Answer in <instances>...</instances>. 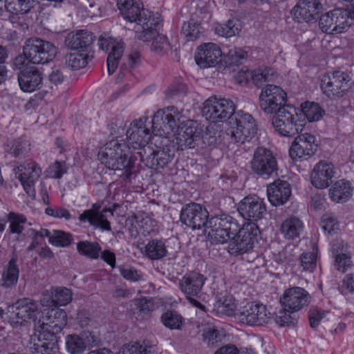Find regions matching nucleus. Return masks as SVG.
Returning <instances> with one entry per match:
<instances>
[{
  "label": "nucleus",
  "mask_w": 354,
  "mask_h": 354,
  "mask_svg": "<svg viewBox=\"0 0 354 354\" xmlns=\"http://www.w3.org/2000/svg\"><path fill=\"white\" fill-rule=\"evenodd\" d=\"M322 10V4L319 0H299L292 13L298 22H310L317 20Z\"/></svg>",
  "instance_id": "obj_20"
},
{
  "label": "nucleus",
  "mask_w": 354,
  "mask_h": 354,
  "mask_svg": "<svg viewBox=\"0 0 354 354\" xmlns=\"http://www.w3.org/2000/svg\"><path fill=\"white\" fill-rule=\"evenodd\" d=\"M311 297L303 288L295 286L286 290L280 297V302L285 311L297 312L310 303Z\"/></svg>",
  "instance_id": "obj_13"
},
{
  "label": "nucleus",
  "mask_w": 354,
  "mask_h": 354,
  "mask_svg": "<svg viewBox=\"0 0 354 354\" xmlns=\"http://www.w3.org/2000/svg\"><path fill=\"white\" fill-rule=\"evenodd\" d=\"M333 12L335 22V27L337 28V32L341 33L351 26L349 11L343 8H336L333 10Z\"/></svg>",
  "instance_id": "obj_46"
},
{
  "label": "nucleus",
  "mask_w": 354,
  "mask_h": 354,
  "mask_svg": "<svg viewBox=\"0 0 354 354\" xmlns=\"http://www.w3.org/2000/svg\"><path fill=\"white\" fill-rule=\"evenodd\" d=\"M251 170L262 178H269L277 173L278 164L275 155L269 149L257 147L250 160Z\"/></svg>",
  "instance_id": "obj_9"
},
{
  "label": "nucleus",
  "mask_w": 354,
  "mask_h": 354,
  "mask_svg": "<svg viewBox=\"0 0 354 354\" xmlns=\"http://www.w3.org/2000/svg\"><path fill=\"white\" fill-rule=\"evenodd\" d=\"M140 53L138 51H133L128 55L127 62L123 63L120 69L118 79L122 80L127 75H131L129 68L137 67L140 62Z\"/></svg>",
  "instance_id": "obj_52"
},
{
  "label": "nucleus",
  "mask_w": 354,
  "mask_h": 354,
  "mask_svg": "<svg viewBox=\"0 0 354 354\" xmlns=\"http://www.w3.org/2000/svg\"><path fill=\"white\" fill-rule=\"evenodd\" d=\"M335 22L333 10L322 15L319 21L320 29L328 34H338L337 28L335 27Z\"/></svg>",
  "instance_id": "obj_56"
},
{
  "label": "nucleus",
  "mask_w": 354,
  "mask_h": 354,
  "mask_svg": "<svg viewBox=\"0 0 354 354\" xmlns=\"http://www.w3.org/2000/svg\"><path fill=\"white\" fill-rule=\"evenodd\" d=\"M334 166L326 161L321 160L314 167L311 176V183L318 189L328 187L334 176Z\"/></svg>",
  "instance_id": "obj_25"
},
{
  "label": "nucleus",
  "mask_w": 354,
  "mask_h": 354,
  "mask_svg": "<svg viewBox=\"0 0 354 354\" xmlns=\"http://www.w3.org/2000/svg\"><path fill=\"white\" fill-rule=\"evenodd\" d=\"M48 176L55 179H60L67 173V167L65 161H55L48 169Z\"/></svg>",
  "instance_id": "obj_61"
},
{
  "label": "nucleus",
  "mask_w": 354,
  "mask_h": 354,
  "mask_svg": "<svg viewBox=\"0 0 354 354\" xmlns=\"http://www.w3.org/2000/svg\"><path fill=\"white\" fill-rule=\"evenodd\" d=\"M66 65L72 70H78L87 64V56L78 53H71L65 57Z\"/></svg>",
  "instance_id": "obj_54"
},
{
  "label": "nucleus",
  "mask_w": 354,
  "mask_h": 354,
  "mask_svg": "<svg viewBox=\"0 0 354 354\" xmlns=\"http://www.w3.org/2000/svg\"><path fill=\"white\" fill-rule=\"evenodd\" d=\"M260 230L254 223L244 224L233 237L232 241L227 246L228 252L232 255H239L248 252L255 243L258 242Z\"/></svg>",
  "instance_id": "obj_7"
},
{
  "label": "nucleus",
  "mask_w": 354,
  "mask_h": 354,
  "mask_svg": "<svg viewBox=\"0 0 354 354\" xmlns=\"http://www.w3.org/2000/svg\"><path fill=\"white\" fill-rule=\"evenodd\" d=\"M147 118L133 120L127 131V138L134 149L145 147L151 138V133L145 123Z\"/></svg>",
  "instance_id": "obj_19"
},
{
  "label": "nucleus",
  "mask_w": 354,
  "mask_h": 354,
  "mask_svg": "<svg viewBox=\"0 0 354 354\" xmlns=\"http://www.w3.org/2000/svg\"><path fill=\"white\" fill-rule=\"evenodd\" d=\"M239 322L251 326H262L270 321L271 314L266 306L254 303L248 304L237 313Z\"/></svg>",
  "instance_id": "obj_17"
},
{
  "label": "nucleus",
  "mask_w": 354,
  "mask_h": 354,
  "mask_svg": "<svg viewBox=\"0 0 354 354\" xmlns=\"http://www.w3.org/2000/svg\"><path fill=\"white\" fill-rule=\"evenodd\" d=\"M121 276L126 280L136 282L142 279V274L135 268L129 266H118Z\"/></svg>",
  "instance_id": "obj_58"
},
{
  "label": "nucleus",
  "mask_w": 354,
  "mask_h": 354,
  "mask_svg": "<svg viewBox=\"0 0 354 354\" xmlns=\"http://www.w3.org/2000/svg\"><path fill=\"white\" fill-rule=\"evenodd\" d=\"M101 204L95 203L93 204L92 207L86 209L79 216V220L82 223L88 222L91 226L95 228H100L102 231H111V223L108 221L107 213L111 216L113 215V211L110 207H104L101 209Z\"/></svg>",
  "instance_id": "obj_15"
},
{
  "label": "nucleus",
  "mask_w": 354,
  "mask_h": 354,
  "mask_svg": "<svg viewBox=\"0 0 354 354\" xmlns=\"http://www.w3.org/2000/svg\"><path fill=\"white\" fill-rule=\"evenodd\" d=\"M321 225L326 233L329 234L339 230V224L336 218L330 214H324L321 220Z\"/></svg>",
  "instance_id": "obj_59"
},
{
  "label": "nucleus",
  "mask_w": 354,
  "mask_h": 354,
  "mask_svg": "<svg viewBox=\"0 0 354 354\" xmlns=\"http://www.w3.org/2000/svg\"><path fill=\"white\" fill-rule=\"evenodd\" d=\"M151 350L138 342H131L122 347V354H147Z\"/></svg>",
  "instance_id": "obj_64"
},
{
  "label": "nucleus",
  "mask_w": 354,
  "mask_h": 354,
  "mask_svg": "<svg viewBox=\"0 0 354 354\" xmlns=\"http://www.w3.org/2000/svg\"><path fill=\"white\" fill-rule=\"evenodd\" d=\"M72 300V292L66 288H57L52 293L51 298L48 301L41 300L43 306L57 305L66 306Z\"/></svg>",
  "instance_id": "obj_37"
},
{
  "label": "nucleus",
  "mask_w": 354,
  "mask_h": 354,
  "mask_svg": "<svg viewBox=\"0 0 354 354\" xmlns=\"http://www.w3.org/2000/svg\"><path fill=\"white\" fill-rule=\"evenodd\" d=\"M329 194L331 200L335 202H346L352 195L351 183L344 180L337 181L330 189Z\"/></svg>",
  "instance_id": "obj_35"
},
{
  "label": "nucleus",
  "mask_w": 354,
  "mask_h": 354,
  "mask_svg": "<svg viewBox=\"0 0 354 354\" xmlns=\"http://www.w3.org/2000/svg\"><path fill=\"white\" fill-rule=\"evenodd\" d=\"M9 222V231L10 234H20L25 229V224L27 223L26 217L21 214L10 212L7 216Z\"/></svg>",
  "instance_id": "obj_45"
},
{
  "label": "nucleus",
  "mask_w": 354,
  "mask_h": 354,
  "mask_svg": "<svg viewBox=\"0 0 354 354\" xmlns=\"http://www.w3.org/2000/svg\"><path fill=\"white\" fill-rule=\"evenodd\" d=\"M17 75L19 85L24 92L31 93L39 90L43 85L42 73L36 67H24L19 69Z\"/></svg>",
  "instance_id": "obj_21"
},
{
  "label": "nucleus",
  "mask_w": 354,
  "mask_h": 354,
  "mask_svg": "<svg viewBox=\"0 0 354 354\" xmlns=\"http://www.w3.org/2000/svg\"><path fill=\"white\" fill-rule=\"evenodd\" d=\"M304 228L302 221L295 216H290L286 218L281 225V232L288 239H295L299 237Z\"/></svg>",
  "instance_id": "obj_30"
},
{
  "label": "nucleus",
  "mask_w": 354,
  "mask_h": 354,
  "mask_svg": "<svg viewBox=\"0 0 354 354\" xmlns=\"http://www.w3.org/2000/svg\"><path fill=\"white\" fill-rule=\"evenodd\" d=\"M235 113V105L229 99L209 97L205 102L203 114L207 120L213 122H223L233 116Z\"/></svg>",
  "instance_id": "obj_8"
},
{
  "label": "nucleus",
  "mask_w": 354,
  "mask_h": 354,
  "mask_svg": "<svg viewBox=\"0 0 354 354\" xmlns=\"http://www.w3.org/2000/svg\"><path fill=\"white\" fill-rule=\"evenodd\" d=\"M334 265L337 270L345 272L353 266V263L349 255L342 253L335 256Z\"/></svg>",
  "instance_id": "obj_63"
},
{
  "label": "nucleus",
  "mask_w": 354,
  "mask_h": 354,
  "mask_svg": "<svg viewBox=\"0 0 354 354\" xmlns=\"http://www.w3.org/2000/svg\"><path fill=\"white\" fill-rule=\"evenodd\" d=\"M189 12V19L201 24L207 15V8L204 1L196 0L190 3Z\"/></svg>",
  "instance_id": "obj_50"
},
{
  "label": "nucleus",
  "mask_w": 354,
  "mask_h": 354,
  "mask_svg": "<svg viewBox=\"0 0 354 354\" xmlns=\"http://www.w3.org/2000/svg\"><path fill=\"white\" fill-rule=\"evenodd\" d=\"M57 48L48 41L39 37H31L26 40L23 53L13 61L14 69H21L32 64H44L51 61L56 55Z\"/></svg>",
  "instance_id": "obj_4"
},
{
  "label": "nucleus",
  "mask_w": 354,
  "mask_h": 354,
  "mask_svg": "<svg viewBox=\"0 0 354 354\" xmlns=\"http://www.w3.org/2000/svg\"><path fill=\"white\" fill-rule=\"evenodd\" d=\"M17 263V257L13 256L9 261L6 267H5L1 274V286L5 288L15 286L19 279V270Z\"/></svg>",
  "instance_id": "obj_34"
},
{
  "label": "nucleus",
  "mask_w": 354,
  "mask_h": 354,
  "mask_svg": "<svg viewBox=\"0 0 354 354\" xmlns=\"http://www.w3.org/2000/svg\"><path fill=\"white\" fill-rule=\"evenodd\" d=\"M96 342V337L90 331L80 335L72 334L66 337V348L70 354H81L88 346Z\"/></svg>",
  "instance_id": "obj_27"
},
{
  "label": "nucleus",
  "mask_w": 354,
  "mask_h": 354,
  "mask_svg": "<svg viewBox=\"0 0 354 354\" xmlns=\"http://www.w3.org/2000/svg\"><path fill=\"white\" fill-rule=\"evenodd\" d=\"M292 193L290 184L286 180L278 179L268 185L267 195L272 206H280L287 203Z\"/></svg>",
  "instance_id": "obj_24"
},
{
  "label": "nucleus",
  "mask_w": 354,
  "mask_h": 354,
  "mask_svg": "<svg viewBox=\"0 0 354 354\" xmlns=\"http://www.w3.org/2000/svg\"><path fill=\"white\" fill-rule=\"evenodd\" d=\"M206 277L198 272H190L184 275L178 282V287L186 297L197 296L201 291Z\"/></svg>",
  "instance_id": "obj_28"
},
{
  "label": "nucleus",
  "mask_w": 354,
  "mask_h": 354,
  "mask_svg": "<svg viewBox=\"0 0 354 354\" xmlns=\"http://www.w3.org/2000/svg\"><path fill=\"white\" fill-rule=\"evenodd\" d=\"M128 151L129 146L122 140L113 139L100 149L98 158L109 169L120 172V178L130 180L135 171V166Z\"/></svg>",
  "instance_id": "obj_2"
},
{
  "label": "nucleus",
  "mask_w": 354,
  "mask_h": 354,
  "mask_svg": "<svg viewBox=\"0 0 354 354\" xmlns=\"http://www.w3.org/2000/svg\"><path fill=\"white\" fill-rule=\"evenodd\" d=\"M37 3L36 0H6L5 7L12 14H27Z\"/></svg>",
  "instance_id": "obj_39"
},
{
  "label": "nucleus",
  "mask_w": 354,
  "mask_h": 354,
  "mask_svg": "<svg viewBox=\"0 0 354 354\" xmlns=\"http://www.w3.org/2000/svg\"><path fill=\"white\" fill-rule=\"evenodd\" d=\"M239 224L230 215L222 214L209 219L207 228L209 229L208 237L212 243L223 244L236 235Z\"/></svg>",
  "instance_id": "obj_6"
},
{
  "label": "nucleus",
  "mask_w": 354,
  "mask_h": 354,
  "mask_svg": "<svg viewBox=\"0 0 354 354\" xmlns=\"http://www.w3.org/2000/svg\"><path fill=\"white\" fill-rule=\"evenodd\" d=\"M67 324V315L64 310L60 308H53L48 311L47 315L44 317L43 328L48 333L47 335L53 339L55 334L59 333Z\"/></svg>",
  "instance_id": "obj_26"
},
{
  "label": "nucleus",
  "mask_w": 354,
  "mask_h": 354,
  "mask_svg": "<svg viewBox=\"0 0 354 354\" xmlns=\"http://www.w3.org/2000/svg\"><path fill=\"white\" fill-rule=\"evenodd\" d=\"M73 241L71 233L62 230H53L50 236V243L59 248H66L70 245Z\"/></svg>",
  "instance_id": "obj_51"
},
{
  "label": "nucleus",
  "mask_w": 354,
  "mask_h": 354,
  "mask_svg": "<svg viewBox=\"0 0 354 354\" xmlns=\"http://www.w3.org/2000/svg\"><path fill=\"white\" fill-rule=\"evenodd\" d=\"M287 102V94L279 86L267 84L262 88L259 103L260 109L266 114H273Z\"/></svg>",
  "instance_id": "obj_10"
},
{
  "label": "nucleus",
  "mask_w": 354,
  "mask_h": 354,
  "mask_svg": "<svg viewBox=\"0 0 354 354\" xmlns=\"http://www.w3.org/2000/svg\"><path fill=\"white\" fill-rule=\"evenodd\" d=\"M297 122L298 118H297V120L284 121L283 124H277L274 128L281 136L292 137L298 133L299 131H301V125Z\"/></svg>",
  "instance_id": "obj_49"
},
{
  "label": "nucleus",
  "mask_w": 354,
  "mask_h": 354,
  "mask_svg": "<svg viewBox=\"0 0 354 354\" xmlns=\"http://www.w3.org/2000/svg\"><path fill=\"white\" fill-rule=\"evenodd\" d=\"M77 250L80 255L91 259H97L102 248L96 241H81L77 243Z\"/></svg>",
  "instance_id": "obj_38"
},
{
  "label": "nucleus",
  "mask_w": 354,
  "mask_h": 354,
  "mask_svg": "<svg viewBox=\"0 0 354 354\" xmlns=\"http://www.w3.org/2000/svg\"><path fill=\"white\" fill-rule=\"evenodd\" d=\"M301 111L309 122L319 120L325 113V111L318 103L306 102L301 104Z\"/></svg>",
  "instance_id": "obj_44"
},
{
  "label": "nucleus",
  "mask_w": 354,
  "mask_h": 354,
  "mask_svg": "<svg viewBox=\"0 0 354 354\" xmlns=\"http://www.w3.org/2000/svg\"><path fill=\"white\" fill-rule=\"evenodd\" d=\"M222 52L214 43H205L199 46L195 55L196 64L201 68L214 67L219 63Z\"/></svg>",
  "instance_id": "obj_22"
},
{
  "label": "nucleus",
  "mask_w": 354,
  "mask_h": 354,
  "mask_svg": "<svg viewBox=\"0 0 354 354\" xmlns=\"http://www.w3.org/2000/svg\"><path fill=\"white\" fill-rule=\"evenodd\" d=\"M181 33L188 41H194L201 35V24L189 19L183 23Z\"/></svg>",
  "instance_id": "obj_53"
},
{
  "label": "nucleus",
  "mask_w": 354,
  "mask_h": 354,
  "mask_svg": "<svg viewBox=\"0 0 354 354\" xmlns=\"http://www.w3.org/2000/svg\"><path fill=\"white\" fill-rule=\"evenodd\" d=\"M209 213L207 210L200 204L191 203L183 207L180 211V220L187 227L193 230L207 227Z\"/></svg>",
  "instance_id": "obj_12"
},
{
  "label": "nucleus",
  "mask_w": 354,
  "mask_h": 354,
  "mask_svg": "<svg viewBox=\"0 0 354 354\" xmlns=\"http://www.w3.org/2000/svg\"><path fill=\"white\" fill-rule=\"evenodd\" d=\"M250 76L251 81L258 87L263 84L274 82L278 78L279 75L275 70L271 68H265L263 69H257L247 73L245 75Z\"/></svg>",
  "instance_id": "obj_36"
},
{
  "label": "nucleus",
  "mask_w": 354,
  "mask_h": 354,
  "mask_svg": "<svg viewBox=\"0 0 354 354\" xmlns=\"http://www.w3.org/2000/svg\"><path fill=\"white\" fill-rule=\"evenodd\" d=\"M95 39L93 34L86 30L68 33L66 37V45L73 50L86 51L93 44Z\"/></svg>",
  "instance_id": "obj_29"
},
{
  "label": "nucleus",
  "mask_w": 354,
  "mask_h": 354,
  "mask_svg": "<svg viewBox=\"0 0 354 354\" xmlns=\"http://www.w3.org/2000/svg\"><path fill=\"white\" fill-rule=\"evenodd\" d=\"M168 251L165 243L160 239L150 240L145 246L143 254L150 260L158 261L167 257Z\"/></svg>",
  "instance_id": "obj_32"
},
{
  "label": "nucleus",
  "mask_w": 354,
  "mask_h": 354,
  "mask_svg": "<svg viewBox=\"0 0 354 354\" xmlns=\"http://www.w3.org/2000/svg\"><path fill=\"white\" fill-rule=\"evenodd\" d=\"M241 31L240 24L234 19L228 20L226 23L218 25L216 28V32L222 37H231L235 36Z\"/></svg>",
  "instance_id": "obj_48"
},
{
  "label": "nucleus",
  "mask_w": 354,
  "mask_h": 354,
  "mask_svg": "<svg viewBox=\"0 0 354 354\" xmlns=\"http://www.w3.org/2000/svg\"><path fill=\"white\" fill-rule=\"evenodd\" d=\"M247 57V52L242 48H233L224 56V61L229 66L239 65L245 60Z\"/></svg>",
  "instance_id": "obj_55"
},
{
  "label": "nucleus",
  "mask_w": 354,
  "mask_h": 354,
  "mask_svg": "<svg viewBox=\"0 0 354 354\" xmlns=\"http://www.w3.org/2000/svg\"><path fill=\"white\" fill-rule=\"evenodd\" d=\"M274 115L272 119L273 127L277 124L281 125L284 121L297 120L298 114L296 109L290 105L285 104L274 112Z\"/></svg>",
  "instance_id": "obj_40"
},
{
  "label": "nucleus",
  "mask_w": 354,
  "mask_h": 354,
  "mask_svg": "<svg viewBox=\"0 0 354 354\" xmlns=\"http://www.w3.org/2000/svg\"><path fill=\"white\" fill-rule=\"evenodd\" d=\"M8 152L15 157H21L26 154L30 149L29 142L23 139L13 140L8 145Z\"/></svg>",
  "instance_id": "obj_57"
},
{
  "label": "nucleus",
  "mask_w": 354,
  "mask_h": 354,
  "mask_svg": "<svg viewBox=\"0 0 354 354\" xmlns=\"http://www.w3.org/2000/svg\"><path fill=\"white\" fill-rule=\"evenodd\" d=\"M16 174L20 180L24 191L29 196L35 194V182L41 174V169L35 161L28 160L15 168Z\"/></svg>",
  "instance_id": "obj_16"
},
{
  "label": "nucleus",
  "mask_w": 354,
  "mask_h": 354,
  "mask_svg": "<svg viewBox=\"0 0 354 354\" xmlns=\"http://www.w3.org/2000/svg\"><path fill=\"white\" fill-rule=\"evenodd\" d=\"M218 313L227 316L237 315V305L232 295H226L216 301L214 305Z\"/></svg>",
  "instance_id": "obj_41"
},
{
  "label": "nucleus",
  "mask_w": 354,
  "mask_h": 354,
  "mask_svg": "<svg viewBox=\"0 0 354 354\" xmlns=\"http://www.w3.org/2000/svg\"><path fill=\"white\" fill-rule=\"evenodd\" d=\"M328 313V311L322 310L317 306L311 307L308 312V319L310 326L313 328L317 327L319 325L320 322Z\"/></svg>",
  "instance_id": "obj_62"
},
{
  "label": "nucleus",
  "mask_w": 354,
  "mask_h": 354,
  "mask_svg": "<svg viewBox=\"0 0 354 354\" xmlns=\"http://www.w3.org/2000/svg\"><path fill=\"white\" fill-rule=\"evenodd\" d=\"M161 322L171 330H181L184 325L183 317L176 311L167 310L161 316Z\"/></svg>",
  "instance_id": "obj_43"
},
{
  "label": "nucleus",
  "mask_w": 354,
  "mask_h": 354,
  "mask_svg": "<svg viewBox=\"0 0 354 354\" xmlns=\"http://www.w3.org/2000/svg\"><path fill=\"white\" fill-rule=\"evenodd\" d=\"M174 153L168 148L153 150L147 158V165L152 169L164 168L171 161Z\"/></svg>",
  "instance_id": "obj_31"
},
{
  "label": "nucleus",
  "mask_w": 354,
  "mask_h": 354,
  "mask_svg": "<svg viewBox=\"0 0 354 354\" xmlns=\"http://www.w3.org/2000/svg\"><path fill=\"white\" fill-rule=\"evenodd\" d=\"M227 134L232 140L243 144L253 138L257 132L254 119L250 113L243 111L235 112L228 120Z\"/></svg>",
  "instance_id": "obj_5"
},
{
  "label": "nucleus",
  "mask_w": 354,
  "mask_h": 354,
  "mask_svg": "<svg viewBox=\"0 0 354 354\" xmlns=\"http://www.w3.org/2000/svg\"><path fill=\"white\" fill-rule=\"evenodd\" d=\"M110 44H111V51L108 55L106 65L109 75H112L116 71L119 60L123 55L124 44L121 41L112 42L109 39L103 35L100 37L98 46L100 49L108 50Z\"/></svg>",
  "instance_id": "obj_23"
},
{
  "label": "nucleus",
  "mask_w": 354,
  "mask_h": 354,
  "mask_svg": "<svg viewBox=\"0 0 354 354\" xmlns=\"http://www.w3.org/2000/svg\"><path fill=\"white\" fill-rule=\"evenodd\" d=\"M317 149L315 137L308 133L297 136L289 150L290 156L295 160H308Z\"/></svg>",
  "instance_id": "obj_14"
},
{
  "label": "nucleus",
  "mask_w": 354,
  "mask_h": 354,
  "mask_svg": "<svg viewBox=\"0 0 354 354\" xmlns=\"http://www.w3.org/2000/svg\"><path fill=\"white\" fill-rule=\"evenodd\" d=\"M318 248L316 245L313 247V250L302 253L299 259V268L302 272H312L317 266V254Z\"/></svg>",
  "instance_id": "obj_42"
},
{
  "label": "nucleus",
  "mask_w": 354,
  "mask_h": 354,
  "mask_svg": "<svg viewBox=\"0 0 354 354\" xmlns=\"http://www.w3.org/2000/svg\"><path fill=\"white\" fill-rule=\"evenodd\" d=\"M203 342L209 346L215 347L217 344L221 342V336L218 330L214 328L208 327L203 330Z\"/></svg>",
  "instance_id": "obj_60"
},
{
  "label": "nucleus",
  "mask_w": 354,
  "mask_h": 354,
  "mask_svg": "<svg viewBox=\"0 0 354 354\" xmlns=\"http://www.w3.org/2000/svg\"><path fill=\"white\" fill-rule=\"evenodd\" d=\"M117 5L126 20L135 22L141 27V30H136L139 40H147L153 36V29L158 23V17L144 9L140 0H118Z\"/></svg>",
  "instance_id": "obj_3"
},
{
  "label": "nucleus",
  "mask_w": 354,
  "mask_h": 354,
  "mask_svg": "<svg viewBox=\"0 0 354 354\" xmlns=\"http://www.w3.org/2000/svg\"><path fill=\"white\" fill-rule=\"evenodd\" d=\"M321 87L328 97H341L350 88L351 80L344 72L334 71L323 77Z\"/></svg>",
  "instance_id": "obj_11"
},
{
  "label": "nucleus",
  "mask_w": 354,
  "mask_h": 354,
  "mask_svg": "<svg viewBox=\"0 0 354 354\" xmlns=\"http://www.w3.org/2000/svg\"><path fill=\"white\" fill-rule=\"evenodd\" d=\"M237 210L243 218L258 221L266 214V207L263 199L253 195L243 198L238 205Z\"/></svg>",
  "instance_id": "obj_18"
},
{
  "label": "nucleus",
  "mask_w": 354,
  "mask_h": 354,
  "mask_svg": "<svg viewBox=\"0 0 354 354\" xmlns=\"http://www.w3.org/2000/svg\"><path fill=\"white\" fill-rule=\"evenodd\" d=\"M182 118V113L176 107L167 106L158 110L155 113L152 120V127L160 135H169L177 131L174 137L178 147L181 149L184 147L193 148L194 142L200 138L201 128L196 122L189 121L184 127L179 129Z\"/></svg>",
  "instance_id": "obj_1"
},
{
  "label": "nucleus",
  "mask_w": 354,
  "mask_h": 354,
  "mask_svg": "<svg viewBox=\"0 0 354 354\" xmlns=\"http://www.w3.org/2000/svg\"><path fill=\"white\" fill-rule=\"evenodd\" d=\"M38 310V305L29 298L19 299L16 303L15 316L23 321L35 317Z\"/></svg>",
  "instance_id": "obj_33"
},
{
  "label": "nucleus",
  "mask_w": 354,
  "mask_h": 354,
  "mask_svg": "<svg viewBox=\"0 0 354 354\" xmlns=\"http://www.w3.org/2000/svg\"><path fill=\"white\" fill-rule=\"evenodd\" d=\"M160 22V20L158 18V23L154 26V29H153L154 32L153 36L147 40H142L143 41H149L152 39V50L157 53H165L169 46V41L165 36L162 35H156L157 33V27L159 26Z\"/></svg>",
  "instance_id": "obj_47"
}]
</instances>
